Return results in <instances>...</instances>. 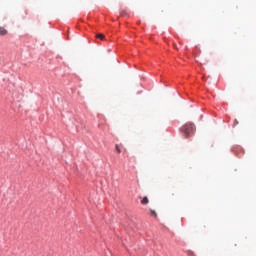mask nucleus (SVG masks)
I'll return each mask as SVG.
<instances>
[{
	"mask_svg": "<svg viewBox=\"0 0 256 256\" xmlns=\"http://www.w3.org/2000/svg\"><path fill=\"white\" fill-rule=\"evenodd\" d=\"M181 133L187 139L195 133V124L188 122L180 128Z\"/></svg>",
	"mask_w": 256,
	"mask_h": 256,
	"instance_id": "f257e3e1",
	"label": "nucleus"
},
{
	"mask_svg": "<svg viewBox=\"0 0 256 256\" xmlns=\"http://www.w3.org/2000/svg\"><path fill=\"white\" fill-rule=\"evenodd\" d=\"M7 33H9V31H7L5 29V27L0 26V35H1V37H4V35H7Z\"/></svg>",
	"mask_w": 256,
	"mask_h": 256,
	"instance_id": "f03ea898",
	"label": "nucleus"
},
{
	"mask_svg": "<svg viewBox=\"0 0 256 256\" xmlns=\"http://www.w3.org/2000/svg\"><path fill=\"white\" fill-rule=\"evenodd\" d=\"M141 204H142V205H148V204H149V198H147V196H145V197L141 200Z\"/></svg>",
	"mask_w": 256,
	"mask_h": 256,
	"instance_id": "7ed1b4c3",
	"label": "nucleus"
},
{
	"mask_svg": "<svg viewBox=\"0 0 256 256\" xmlns=\"http://www.w3.org/2000/svg\"><path fill=\"white\" fill-rule=\"evenodd\" d=\"M97 39H100L101 41H103V39H105V35L103 34H96Z\"/></svg>",
	"mask_w": 256,
	"mask_h": 256,
	"instance_id": "20e7f679",
	"label": "nucleus"
},
{
	"mask_svg": "<svg viewBox=\"0 0 256 256\" xmlns=\"http://www.w3.org/2000/svg\"><path fill=\"white\" fill-rule=\"evenodd\" d=\"M150 213H151L152 217L157 218V212H155V210L150 209Z\"/></svg>",
	"mask_w": 256,
	"mask_h": 256,
	"instance_id": "39448f33",
	"label": "nucleus"
},
{
	"mask_svg": "<svg viewBox=\"0 0 256 256\" xmlns=\"http://www.w3.org/2000/svg\"><path fill=\"white\" fill-rule=\"evenodd\" d=\"M115 151H116L117 153H121V148H119V144H116V145H115Z\"/></svg>",
	"mask_w": 256,
	"mask_h": 256,
	"instance_id": "423d86ee",
	"label": "nucleus"
},
{
	"mask_svg": "<svg viewBox=\"0 0 256 256\" xmlns=\"http://www.w3.org/2000/svg\"><path fill=\"white\" fill-rule=\"evenodd\" d=\"M235 125H239V121L237 119L234 120V127Z\"/></svg>",
	"mask_w": 256,
	"mask_h": 256,
	"instance_id": "0eeeda50",
	"label": "nucleus"
}]
</instances>
